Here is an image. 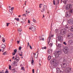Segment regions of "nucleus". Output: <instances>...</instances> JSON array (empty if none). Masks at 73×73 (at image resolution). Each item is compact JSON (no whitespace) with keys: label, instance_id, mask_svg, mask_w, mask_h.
<instances>
[{"label":"nucleus","instance_id":"obj_6","mask_svg":"<svg viewBox=\"0 0 73 73\" xmlns=\"http://www.w3.org/2000/svg\"><path fill=\"white\" fill-rule=\"evenodd\" d=\"M68 23L70 25L73 24V19L72 18L70 19L68 21Z\"/></svg>","mask_w":73,"mask_h":73},{"label":"nucleus","instance_id":"obj_42","mask_svg":"<svg viewBox=\"0 0 73 73\" xmlns=\"http://www.w3.org/2000/svg\"><path fill=\"white\" fill-rule=\"evenodd\" d=\"M9 69L10 70H11V66H9Z\"/></svg>","mask_w":73,"mask_h":73},{"label":"nucleus","instance_id":"obj_43","mask_svg":"<svg viewBox=\"0 0 73 73\" xmlns=\"http://www.w3.org/2000/svg\"><path fill=\"white\" fill-rule=\"evenodd\" d=\"M58 46H59V47H61V44H58Z\"/></svg>","mask_w":73,"mask_h":73},{"label":"nucleus","instance_id":"obj_10","mask_svg":"<svg viewBox=\"0 0 73 73\" xmlns=\"http://www.w3.org/2000/svg\"><path fill=\"white\" fill-rule=\"evenodd\" d=\"M67 37H72V36H73V34H70V33H68V34L67 35Z\"/></svg>","mask_w":73,"mask_h":73},{"label":"nucleus","instance_id":"obj_46","mask_svg":"<svg viewBox=\"0 0 73 73\" xmlns=\"http://www.w3.org/2000/svg\"><path fill=\"white\" fill-rule=\"evenodd\" d=\"M63 44H64V45H66L67 44L66 43V42H64L63 43Z\"/></svg>","mask_w":73,"mask_h":73},{"label":"nucleus","instance_id":"obj_40","mask_svg":"<svg viewBox=\"0 0 73 73\" xmlns=\"http://www.w3.org/2000/svg\"><path fill=\"white\" fill-rule=\"evenodd\" d=\"M21 46H20L19 47V50H21Z\"/></svg>","mask_w":73,"mask_h":73},{"label":"nucleus","instance_id":"obj_38","mask_svg":"<svg viewBox=\"0 0 73 73\" xmlns=\"http://www.w3.org/2000/svg\"><path fill=\"white\" fill-rule=\"evenodd\" d=\"M14 53H16V52H17V50L16 49H15L14 50Z\"/></svg>","mask_w":73,"mask_h":73},{"label":"nucleus","instance_id":"obj_49","mask_svg":"<svg viewBox=\"0 0 73 73\" xmlns=\"http://www.w3.org/2000/svg\"><path fill=\"white\" fill-rule=\"evenodd\" d=\"M30 48L31 49H32V46H31V45H30Z\"/></svg>","mask_w":73,"mask_h":73},{"label":"nucleus","instance_id":"obj_27","mask_svg":"<svg viewBox=\"0 0 73 73\" xmlns=\"http://www.w3.org/2000/svg\"><path fill=\"white\" fill-rule=\"evenodd\" d=\"M21 70H24V71H25V69L24 68V67H22L21 68Z\"/></svg>","mask_w":73,"mask_h":73},{"label":"nucleus","instance_id":"obj_8","mask_svg":"<svg viewBox=\"0 0 73 73\" xmlns=\"http://www.w3.org/2000/svg\"><path fill=\"white\" fill-rule=\"evenodd\" d=\"M1 48H3V50H2V52H3L4 51V50H5V44H2L1 45Z\"/></svg>","mask_w":73,"mask_h":73},{"label":"nucleus","instance_id":"obj_63","mask_svg":"<svg viewBox=\"0 0 73 73\" xmlns=\"http://www.w3.org/2000/svg\"><path fill=\"white\" fill-rule=\"evenodd\" d=\"M0 38H1V36L0 35Z\"/></svg>","mask_w":73,"mask_h":73},{"label":"nucleus","instance_id":"obj_57","mask_svg":"<svg viewBox=\"0 0 73 73\" xmlns=\"http://www.w3.org/2000/svg\"><path fill=\"white\" fill-rule=\"evenodd\" d=\"M42 10H43V11H45V9H44V8H43Z\"/></svg>","mask_w":73,"mask_h":73},{"label":"nucleus","instance_id":"obj_54","mask_svg":"<svg viewBox=\"0 0 73 73\" xmlns=\"http://www.w3.org/2000/svg\"><path fill=\"white\" fill-rule=\"evenodd\" d=\"M19 43H20V41L18 40L17 41V44H19Z\"/></svg>","mask_w":73,"mask_h":73},{"label":"nucleus","instance_id":"obj_29","mask_svg":"<svg viewBox=\"0 0 73 73\" xmlns=\"http://www.w3.org/2000/svg\"><path fill=\"white\" fill-rule=\"evenodd\" d=\"M33 21L34 23H36V20H35L34 18L33 19Z\"/></svg>","mask_w":73,"mask_h":73},{"label":"nucleus","instance_id":"obj_51","mask_svg":"<svg viewBox=\"0 0 73 73\" xmlns=\"http://www.w3.org/2000/svg\"><path fill=\"white\" fill-rule=\"evenodd\" d=\"M63 3H64V4H65L66 3V1H63Z\"/></svg>","mask_w":73,"mask_h":73},{"label":"nucleus","instance_id":"obj_22","mask_svg":"<svg viewBox=\"0 0 73 73\" xmlns=\"http://www.w3.org/2000/svg\"><path fill=\"white\" fill-rule=\"evenodd\" d=\"M70 9V13H72V12H73V9L72 8V9Z\"/></svg>","mask_w":73,"mask_h":73},{"label":"nucleus","instance_id":"obj_15","mask_svg":"<svg viewBox=\"0 0 73 73\" xmlns=\"http://www.w3.org/2000/svg\"><path fill=\"white\" fill-rule=\"evenodd\" d=\"M61 65H62V66H63V68H65V67H66V66H67L66 64L64 63H63L62 64H61Z\"/></svg>","mask_w":73,"mask_h":73},{"label":"nucleus","instance_id":"obj_30","mask_svg":"<svg viewBox=\"0 0 73 73\" xmlns=\"http://www.w3.org/2000/svg\"><path fill=\"white\" fill-rule=\"evenodd\" d=\"M29 46H30V45H29V43L28 42L27 43V48H28V47H29Z\"/></svg>","mask_w":73,"mask_h":73},{"label":"nucleus","instance_id":"obj_58","mask_svg":"<svg viewBox=\"0 0 73 73\" xmlns=\"http://www.w3.org/2000/svg\"><path fill=\"white\" fill-rule=\"evenodd\" d=\"M15 58V57L14 56H13L12 58V59H13V60H14V58Z\"/></svg>","mask_w":73,"mask_h":73},{"label":"nucleus","instance_id":"obj_53","mask_svg":"<svg viewBox=\"0 0 73 73\" xmlns=\"http://www.w3.org/2000/svg\"><path fill=\"white\" fill-rule=\"evenodd\" d=\"M28 9H27L26 11V13H27V12H28Z\"/></svg>","mask_w":73,"mask_h":73},{"label":"nucleus","instance_id":"obj_41","mask_svg":"<svg viewBox=\"0 0 73 73\" xmlns=\"http://www.w3.org/2000/svg\"><path fill=\"white\" fill-rule=\"evenodd\" d=\"M16 63H17L16 62L14 61V62H13V64H14V65H15V64H16Z\"/></svg>","mask_w":73,"mask_h":73},{"label":"nucleus","instance_id":"obj_14","mask_svg":"<svg viewBox=\"0 0 73 73\" xmlns=\"http://www.w3.org/2000/svg\"><path fill=\"white\" fill-rule=\"evenodd\" d=\"M14 9V7H11V9H9V11H10V12L11 13H12V12H13V9Z\"/></svg>","mask_w":73,"mask_h":73},{"label":"nucleus","instance_id":"obj_56","mask_svg":"<svg viewBox=\"0 0 73 73\" xmlns=\"http://www.w3.org/2000/svg\"><path fill=\"white\" fill-rule=\"evenodd\" d=\"M28 23H29H29H30V21H29V20L28 21Z\"/></svg>","mask_w":73,"mask_h":73},{"label":"nucleus","instance_id":"obj_59","mask_svg":"<svg viewBox=\"0 0 73 73\" xmlns=\"http://www.w3.org/2000/svg\"><path fill=\"white\" fill-rule=\"evenodd\" d=\"M21 22L22 23H24V21H21Z\"/></svg>","mask_w":73,"mask_h":73},{"label":"nucleus","instance_id":"obj_2","mask_svg":"<svg viewBox=\"0 0 73 73\" xmlns=\"http://www.w3.org/2000/svg\"><path fill=\"white\" fill-rule=\"evenodd\" d=\"M69 48L67 47H65L63 49V51L65 54H67L68 53Z\"/></svg>","mask_w":73,"mask_h":73},{"label":"nucleus","instance_id":"obj_61","mask_svg":"<svg viewBox=\"0 0 73 73\" xmlns=\"http://www.w3.org/2000/svg\"><path fill=\"white\" fill-rule=\"evenodd\" d=\"M42 41H44V38H42Z\"/></svg>","mask_w":73,"mask_h":73},{"label":"nucleus","instance_id":"obj_18","mask_svg":"<svg viewBox=\"0 0 73 73\" xmlns=\"http://www.w3.org/2000/svg\"><path fill=\"white\" fill-rule=\"evenodd\" d=\"M56 61V59H52L50 61L51 63H53V62H55Z\"/></svg>","mask_w":73,"mask_h":73},{"label":"nucleus","instance_id":"obj_28","mask_svg":"<svg viewBox=\"0 0 73 73\" xmlns=\"http://www.w3.org/2000/svg\"><path fill=\"white\" fill-rule=\"evenodd\" d=\"M51 59V56H49L48 57V60H49Z\"/></svg>","mask_w":73,"mask_h":73},{"label":"nucleus","instance_id":"obj_44","mask_svg":"<svg viewBox=\"0 0 73 73\" xmlns=\"http://www.w3.org/2000/svg\"><path fill=\"white\" fill-rule=\"evenodd\" d=\"M6 24H7V27H8V25H9V23H7Z\"/></svg>","mask_w":73,"mask_h":73},{"label":"nucleus","instance_id":"obj_36","mask_svg":"<svg viewBox=\"0 0 73 73\" xmlns=\"http://www.w3.org/2000/svg\"><path fill=\"white\" fill-rule=\"evenodd\" d=\"M49 37H50V38H51V37H53V35H51Z\"/></svg>","mask_w":73,"mask_h":73},{"label":"nucleus","instance_id":"obj_55","mask_svg":"<svg viewBox=\"0 0 73 73\" xmlns=\"http://www.w3.org/2000/svg\"><path fill=\"white\" fill-rule=\"evenodd\" d=\"M23 54H19V56H23Z\"/></svg>","mask_w":73,"mask_h":73},{"label":"nucleus","instance_id":"obj_5","mask_svg":"<svg viewBox=\"0 0 73 73\" xmlns=\"http://www.w3.org/2000/svg\"><path fill=\"white\" fill-rule=\"evenodd\" d=\"M61 52L60 51H57L56 54H55V56L56 58H57L59 57V55L60 54Z\"/></svg>","mask_w":73,"mask_h":73},{"label":"nucleus","instance_id":"obj_4","mask_svg":"<svg viewBox=\"0 0 73 73\" xmlns=\"http://www.w3.org/2000/svg\"><path fill=\"white\" fill-rule=\"evenodd\" d=\"M57 40L59 41H62L63 40L62 37L61 36H59L57 38Z\"/></svg>","mask_w":73,"mask_h":73},{"label":"nucleus","instance_id":"obj_52","mask_svg":"<svg viewBox=\"0 0 73 73\" xmlns=\"http://www.w3.org/2000/svg\"><path fill=\"white\" fill-rule=\"evenodd\" d=\"M16 20L17 21H19V19L17 18Z\"/></svg>","mask_w":73,"mask_h":73},{"label":"nucleus","instance_id":"obj_24","mask_svg":"<svg viewBox=\"0 0 73 73\" xmlns=\"http://www.w3.org/2000/svg\"><path fill=\"white\" fill-rule=\"evenodd\" d=\"M22 31V30H21V29H19L18 30V31L19 32H20Z\"/></svg>","mask_w":73,"mask_h":73},{"label":"nucleus","instance_id":"obj_1","mask_svg":"<svg viewBox=\"0 0 73 73\" xmlns=\"http://www.w3.org/2000/svg\"><path fill=\"white\" fill-rule=\"evenodd\" d=\"M66 10L71 9L72 8V6L71 5L67 4L65 6Z\"/></svg>","mask_w":73,"mask_h":73},{"label":"nucleus","instance_id":"obj_32","mask_svg":"<svg viewBox=\"0 0 73 73\" xmlns=\"http://www.w3.org/2000/svg\"><path fill=\"white\" fill-rule=\"evenodd\" d=\"M44 9H46V8H47V6L45 5L44 6Z\"/></svg>","mask_w":73,"mask_h":73},{"label":"nucleus","instance_id":"obj_39","mask_svg":"<svg viewBox=\"0 0 73 73\" xmlns=\"http://www.w3.org/2000/svg\"><path fill=\"white\" fill-rule=\"evenodd\" d=\"M33 62H34V60H32L31 62V64H33Z\"/></svg>","mask_w":73,"mask_h":73},{"label":"nucleus","instance_id":"obj_16","mask_svg":"<svg viewBox=\"0 0 73 73\" xmlns=\"http://www.w3.org/2000/svg\"><path fill=\"white\" fill-rule=\"evenodd\" d=\"M50 36H49L47 39V42H48V44H49V43L50 42Z\"/></svg>","mask_w":73,"mask_h":73},{"label":"nucleus","instance_id":"obj_64","mask_svg":"<svg viewBox=\"0 0 73 73\" xmlns=\"http://www.w3.org/2000/svg\"><path fill=\"white\" fill-rule=\"evenodd\" d=\"M15 20H17V18H15Z\"/></svg>","mask_w":73,"mask_h":73},{"label":"nucleus","instance_id":"obj_19","mask_svg":"<svg viewBox=\"0 0 73 73\" xmlns=\"http://www.w3.org/2000/svg\"><path fill=\"white\" fill-rule=\"evenodd\" d=\"M52 52V50H49L48 51V53H49V54L51 53Z\"/></svg>","mask_w":73,"mask_h":73},{"label":"nucleus","instance_id":"obj_33","mask_svg":"<svg viewBox=\"0 0 73 73\" xmlns=\"http://www.w3.org/2000/svg\"><path fill=\"white\" fill-rule=\"evenodd\" d=\"M63 32L64 34H65V33H66V30H63Z\"/></svg>","mask_w":73,"mask_h":73},{"label":"nucleus","instance_id":"obj_62","mask_svg":"<svg viewBox=\"0 0 73 73\" xmlns=\"http://www.w3.org/2000/svg\"><path fill=\"white\" fill-rule=\"evenodd\" d=\"M43 17H45V16H44V15H43Z\"/></svg>","mask_w":73,"mask_h":73},{"label":"nucleus","instance_id":"obj_45","mask_svg":"<svg viewBox=\"0 0 73 73\" xmlns=\"http://www.w3.org/2000/svg\"><path fill=\"white\" fill-rule=\"evenodd\" d=\"M9 72L8 71H6L5 72V73H8Z\"/></svg>","mask_w":73,"mask_h":73},{"label":"nucleus","instance_id":"obj_3","mask_svg":"<svg viewBox=\"0 0 73 73\" xmlns=\"http://www.w3.org/2000/svg\"><path fill=\"white\" fill-rule=\"evenodd\" d=\"M72 70V68H71L70 67H67L66 68L65 70L64 71L66 72L67 73H69V72H70Z\"/></svg>","mask_w":73,"mask_h":73},{"label":"nucleus","instance_id":"obj_13","mask_svg":"<svg viewBox=\"0 0 73 73\" xmlns=\"http://www.w3.org/2000/svg\"><path fill=\"white\" fill-rule=\"evenodd\" d=\"M20 59V58L19 57H17V58H15V60H16V62L17 63L18 62H19V60Z\"/></svg>","mask_w":73,"mask_h":73},{"label":"nucleus","instance_id":"obj_26","mask_svg":"<svg viewBox=\"0 0 73 73\" xmlns=\"http://www.w3.org/2000/svg\"><path fill=\"white\" fill-rule=\"evenodd\" d=\"M52 45H53V43H51L49 44V46L50 47H52Z\"/></svg>","mask_w":73,"mask_h":73},{"label":"nucleus","instance_id":"obj_25","mask_svg":"<svg viewBox=\"0 0 73 73\" xmlns=\"http://www.w3.org/2000/svg\"><path fill=\"white\" fill-rule=\"evenodd\" d=\"M5 41V38H4V37H2V41H3V42H4Z\"/></svg>","mask_w":73,"mask_h":73},{"label":"nucleus","instance_id":"obj_48","mask_svg":"<svg viewBox=\"0 0 73 73\" xmlns=\"http://www.w3.org/2000/svg\"><path fill=\"white\" fill-rule=\"evenodd\" d=\"M17 64L16 63V64H14V66H17Z\"/></svg>","mask_w":73,"mask_h":73},{"label":"nucleus","instance_id":"obj_31","mask_svg":"<svg viewBox=\"0 0 73 73\" xmlns=\"http://www.w3.org/2000/svg\"><path fill=\"white\" fill-rule=\"evenodd\" d=\"M63 59H64V61H65V60H66V57L64 56L63 57Z\"/></svg>","mask_w":73,"mask_h":73},{"label":"nucleus","instance_id":"obj_17","mask_svg":"<svg viewBox=\"0 0 73 73\" xmlns=\"http://www.w3.org/2000/svg\"><path fill=\"white\" fill-rule=\"evenodd\" d=\"M33 55H34V58H37V56H38V54H37V55H36V53H33Z\"/></svg>","mask_w":73,"mask_h":73},{"label":"nucleus","instance_id":"obj_21","mask_svg":"<svg viewBox=\"0 0 73 73\" xmlns=\"http://www.w3.org/2000/svg\"><path fill=\"white\" fill-rule=\"evenodd\" d=\"M53 65L54 66H57V63L55 62L53 64Z\"/></svg>","mask_w":73,"mask_h":73},{"label":"nucleus","instance_id":"obj_60","mask_svg":"<svg viewBox=\"0 0 73 73\" xmlns=\"http://www.w3.org/2000/svg\"><path fill=\"white\" fill-rule=\"evenodd\" d=\"M39 7L41 8V5H39Z\"/></svg>","mask_w":73,"mask_h":73},{"label":"nucleus","instance_id":"obj_20","mask_svg":"<svg viewBox=\"0 0 73 73\" xmlns=\"http://www.w3.org/2000/svg\"><path fill=\"white\" fill-rule=\"evenodd\" d=\"M73 41L72 40H70L68 41V42L70 44H72L73 43Z\"/></svg>","mask_w":73,"mask_h":73},{"label":"nucleus","instance_id":"obj_47","mask_svg":"<svg viewBox=\"0 0 73 73\" xmlns=\"http://www.w3.org/2000/svg\"><path fill=\"white\" fill-rule=\"evenodd\" d=\"M32 71H33V73H34L35 72V70L34 69H33L32 70Z\"/></svg>","mask_w":73,"mask_h":73},{"label":"nucleus","instance_id":"obj_37","mask_svg":"<svg viewBox=\"0 0 73 73\" xmlns=\"http://www.w3.org/2000/svg\"><path fill=\"white\" fill-rule=\"evenodd\" d=\"M53 4H54V5H55L56 3H55V0H53Z\"/></svg>","mask_w":73,"mask_h":73},{"label":"nucleus","instance_id":"obj_9","mask_svg":"<svg viewBox=\"0 0 73 73\" xmlns=\"http://www.w3.org/2000/svg\"><path fill=\"white\" fill-rule=\"evenodd\" d=\"M56 72L57 73H62V72L60 69V68H58L56 69Z\"/></svg>","mask_w":73,"mask_h":73},{"label":"nucleus","instance_id":"obj_12","mask_svg":"<svg viewBox=\"0 0 73 73\" xmlns=\"http://www.w3.org/2000/svg\"><path fill=\"white\" fill-rule=\"evenodd\" d=\"M69 13H66V16L67 17H69L70 16L71 14H69Z\"/></svg>","mask_w":73,"mask_h":73},{"label":"nucleus","instance_id":"obj_34","mask_svg":"<svg viewBox=\"0 0 73 73\" xmlns=\"http://www.w3.org/2000/svg\"><path fill=\"white\" fill-rule=\"evenodd\" d=\"M42 49H46V47H42Z\"/></svg>","mask_w":73,"mask_h":73},{"label":"nucleus","instance_id":"obj_35","mask_svg":"<svg viewBox=\"0 0 73 73\" xmlns=\"http://www.w3.org/2000/svg\"><path fill=\"white\" fill-rule=\"evenodd\" d=\"M15 54H16V53L14 52H13L12 53V55H13V56H15Z\"/></svg>","mask_w":73,"mask_h":73},{"label":"nucleus","instance_id":"obj_23","mask_svg":"<svg viewBox=\"0 0 73 73\" xmlns=\"http://www.w3.org/2000/svg\"><path fill=\"white\" fill-rule=\"evenodd\" d=\"M7 52H3V54H2V55H6L7 54Z\"/></svg>","mask_w":73,"mask_h":73},{"label":"nucleus","instance_id":"obj_11","mask_svg":"<svg viewBox=\"0 0 73 73\" xmlns=\"http://www.w3.org/2000/svg\"><path fill=\"white\" fill-rule=\"evenodd\" d=\"M55 32L56 35H58V33L59 32V31L58 30L56 29L55 30Z\"/></svg>","mask_w":73,"mask_h":73},{"label":"nucleus","instance_id":"obj_50","mask_svg":"<svg viewBox=\"0 0 73 73\" xmlns=\"http://www.w3.org/2000/svg\"><path fill=\"white\" fill-rule=\"evenodd\" d=\"M22 16H25V17H26V15L25 14H23L22 15Z\"/></svg>","mask_w":73,"mask_h":73},{"label":"nucleus","instance_id":"obj_7","mask_svg":"<svg viewBox=\"0 0 73 73\" xmlns=\"http://www.w3.org/2000/svg\"><path fill=\"white\" fill-rule=\"evenodd\" d=\"M29 29L31 30L32 31H33V32H35V31H36V28L33 25H32V26L29 28Z\"/></svg>","mask_w":73,"mask_h":73}]
</instances>
